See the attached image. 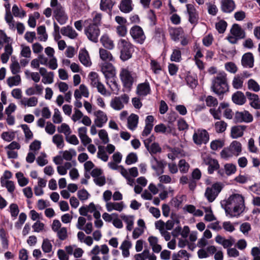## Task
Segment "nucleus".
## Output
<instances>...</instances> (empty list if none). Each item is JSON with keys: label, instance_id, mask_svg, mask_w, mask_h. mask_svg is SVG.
Wrapping results in <instances>:
<instances>
[{"label": "nucleus", "instance_id": "58", "mask_svg": "<svg viewBox=\"0 0 260 260\" xmlns=\"http://www.w3.org/2000/svg\"><path fill=\"white\" fill-rule=\"evenodd\" d=\"M47 155L45 153H41L40 155L36 159L37 164L43 167L48 164V160L46 159Z\"/></svg>", "mask_w": 260, "mask_h": 260}, {"label": "nucleus", "instance_id": "48", "mask_svg": "<svg viewBox=\"0 0 260 260\" xmlns=\"http://www.w3.org/2000/svg\"><path fill=\"white\" fill-rule=\"evenodd\" d=\"M92 23H90V24H94L97 25L98 27L101 24V20L102 18V15L101 13L94 12L92 13Z\"/></svg>", "mask_w": 260, "mask_h": 260}, {"label": "nucleus", "instance_id": "9", "mask_svg": "<svg viewBox=\"0 0 260 260\" xmlns=\"http://www.w3.org/2000/svg\"><path fill=\"white\" fill-rule=\"evenodd\" d=\"M129 98L127 94L124 93L119 96H115L110 102V106L115 110L122 109L125 104L128 103Z\"/></svg>", "mask_w": 260, "mask_h": 260}, {"label": "nucleus", "instance_id": "25", "mask_svg": "<svg viewBox=\"0 0 260 260\" xmlns=\"http://www.w3.org/2000/svg\"><path fill=\"white\" fill-rule=\"evenodd\" d=\"M60 31L63 36L68 37L71 39H75L78 36V33L69 25L62 27Z\"/></svg>", "mask_w": 260, "mask_h": 260}, {"label": "nucleus", "instance_id": "37", "mask_svg": "<svg viewBox=\"0 0 260 260\" xmlns=\"http://www.w3.org/2000/svg\"><path fill=\"white\" fill-rule=\"evenodd\" d=\"M120 217L127 224L126 229L129 231H131L133 228L134 222V217L133 216L121 214Z\"/></svg>", "mask_w": 260, "mask_h": 260}, {"label": "nucleus", "instance_id": "6", "mask_svg": "<svg viewBox=\"0 0 260 260\" xmlns=\"http://www.w3.org/2000/svg\"><path fill=\"white\" fill-rule=\"evenodd\" d=\"M223 185L221 182L213 183L211 186L207 187L205 196L209 202H213L218 196L223 188Z\"/></svg>", "mask_w": 260, "mask_h": 260}, {"label": "nucleus", "instance_id": "23", "mask_svg": "<svg viewBox=\"0 0 260 260\" xmlns=\"http://www.w3.org/2000/svg\"><path fill=\"white\" fill-rule=\"evenodd\" d=\"M246 95L240 91H237L233 94L232 99L233 102L238 105L244 104L246 101Z\"/></svg>", "mask_w": 260, "mask_h": 260}, {"label": "nucleus", "instance_id": "20", "mask_svg": "<svg viewBox=\"0 0 260 260\" xmlns=\"http://www.w3.org/2000/svg\"><path fill=\"white\" fill-rule=\"evenodd\" d=\"M215 240L217 243L221 245L223 248L227 249L230 248L235 243V240L232 237L226 239L220 235H217Z\"/></svg>", "mask_w": 260, "mask_h": 260}, {"label": "nucleus", "instance_id": "17", "mask_svg": "<svg viewBox=\"0 0 260 260\" xmlns=\"http://www.w3.org/2000/svg\"><path fill=\"white\" fill-rule=\"evenodd\" d=\"M246 98L249 101L250 105L255 109H260V99L256 94L251 93L249 91L245 92Z\"/></svg>", "mask_w": 260, "mask_h": 260}, {"label": "nucleus", "instance_id": "60", "mask_svg": "<svg viewBox=\"0 0 260 260\" xmlns=\"http://www.w3.org/2000/svg\"><path fill=\"white\" fill-rule=\"evenodd\" d=\"M12 11L15 17L23 18L26 15L25 12L23 10H21V12L20 11L19 8L16 5H14L13 6Z\"/></svg>", "mask_w": 260, "mask_h": 260}, {"label": "nucleus", "instance_id": "44", "mask_svg": "<svg viewBox=\"0 0 260 260\" xmlns=\"http://www.w3.org/2000/svg\"><path fill=\"white\" fill-rule=\"evenodd\" d=\"M52 142L56 145L58 148H62L64 146L63 136L61 135L56 134L52 138Z\"/></svg>", "mask_w": 260, "mask_h": 260}, {"label": "nucleus", "instance_id": "21", "mask_svg": "<svg viewBox=\"0 0 260 260\" xmlns=\"http://www.w3.org/2000/svg\"><path fill=\"white\" fill-rule=\"evenodd\" d=\"M169 33L172 40L177 42L184 34V31L181 27H170Z\"/></svg>", "mask_w": 260, "mask_h": 260}, {"label": "nucleus", "instance_id": "11", "mask_svg": "<svg viewBox=\"0 0 260 260\" xmlns=\"http://www.w3.org/2000/svg\"><path fill=\"white\" fill-rule=\"evenodd\" d=\"M101 70L106 78V80L113 79L116 76V70L112 63L109 62H103L100 64Z\"/></svg>", "mask_w": 260, "mask_h": 260}, {"label": "nucleus", "instance_id": "61", "mask_svg": "<svg viewBox=\"0 0 260 260\" xmlns=\"http://www.w3.org/2000/svg\"><path fill=\"white\" fill-rule=\"evenodd\" d=\"M150 66L151 69L155 74H158L161 70L159 63L155 60H151Z\"/></svg>", "mask_w": 260, "mask_h": 260}, {"label": "nucleus", "instance_id": "59", "mask_svg": "<svg viewBox=\"0 0 260 260\" xmlns=\"http://www.w3.org/2000/svg\"><path fill=\"white\" fill-rule=\"evenodd\" d=\"M21 127L23 129L26 140H28L31 139L33 137V134L30 130L29 127L27 124H21Z\"/></svg>", "mask_w": 260, "mask_h": 260}, {"label": "nucleus", "instance_id": "1", "mask_svg": "<svg viewBox=\"0 0 260 260\" xmlns=\"http://www.w3.org/2000/svg\"><path fill=\"white\" fill-rule=\"evenodd\" d=\"M221 205L227 216L230 217L238 216L245 208L244 198L240 194L234 193L231 195L227 200L221 201Z\"/></svg>", "mask_w": 260, "mask_h": 260}, {"label": "nucleus", "instance_id": "50", "mask_svg": "<svg viewBox=\"0 0 260 260\" xmlns=\"http://www.w3.org/2000/svg\"><path fill=\"white\" fill-rule=\"evenodd\" d=\"M42 249L45 253H49L52 251V245L49 239L46 238L43 240Z\"/></svg>", "mask_w": 260, "mask_h": 260}, {"label": "nucleus", "instance_id": "2", "mask_svg": "<svg viewBox=\"0 0 260 260\" xmlns=\"http://www.w3.org/2000/svg\"><path fill=\"white\" fill-rule=\"evenodd\" d=\"M212 91L218 96L223 95L229 91L227 75L224 72H220L212 80Z\"/></svg>", "mask_w": 260, "mask_h": 260}, {"label": "nucleus", "instance_id": "16", "mask_svg": "<svg viewBox=\"0 0 260 260\" xmlns=\"http://www.w3.org/2000/svg\"><path fill=\"white\" fill-rule=\"evenodd\" d=\"M204 163L208 166V173L212 174L213 172L218 170L219 165L218 161L210 156H207L204 158Z\"/></svg>", "mask_w": 260, "mask_h": 260}, {"label": "nucleus", "instance_id": "41", "mask_svg": "<svg viewBox=\"0 0 260 260\" xmlns=\"http://www.w3.org/2000/svg\"><path fill=\"white\" fill-rule=\"evenodd\" d=\"M21 78L20 75H16L14 76L10 77L7 80L8 86L12 87L14 86H18L21 83Z\"/></svg>", "mask_w": 260, "mask_h": 260}, {"label": "nucleus", "instance_id": "19", "mask_svg": "<svg viewBox=\"0 0 260 260\" xmlns=\"http://www.w3.org/2000/svg\"><path fill=\"white\" fill-rule=\"evenodd\" d=\"M96 118L94 120V123L98 127H102L105 124L107 120L108 117L105 113L101 110H98L94 113Z\"/></svg>", "mask_w": 260, "mask_h": 260}, {"label": "nucleus", "instance_id": "35", "mask_svg": "<svg viewBox=\"0 0 260 260\" xmlns=\"http://www.w3.org/2000/svg\"><path fill=\"white\" fill-rule=\"evenodd\" d=\"M100 41L103 46L108 49L112 50L114 47L113 41L106 34L102 36Z\"/></svg>", "mask_w": 260, "mask_h": 260}, {"label": "nucleus", "instance_id": "33", "mask_svg": "<svg viewBox=\"0 0 260 260\" xmlns=\"http://www.w3.org/2000/svg\"><path fill=\"white\" fill-rule=\"evenodd\" d=\"M246 128L244 125L235 126L231 129V137L234 139H237L243 135V132Z\"/></svg>", "mask_w": 260, "mask_h": 260}, {"label": "nucleus", "instance_id": "54", "mask_svg": "<svg viewBox=\"0 0 260 260\" xmlns=\"http://www.w3.org/2000/svg\"><path fill=\"white\" fill-rule=\"evenodd\" d=\"M216 28L219 33H223L227 27V23L223 20H220L218 22L216 23Z\"/></svg>", "mask_w": 260, "mask_h": 260}, {"label": "nucleus", "instance_id": "18", "mask_svg": "<svg viewBox=\"0 0 260 260\" xmlns=\"http://www.w3.org/2000/svg\"><path fill=\"white\" fill-rule=\"evenodd\" d=\"M151 92L150 84L147 81L140 83L137 85L136 93L141 96H145Z\"/></svg>", "mask_w": 260, "mask_h": 260}, {"label": "nucleus", "instance_id": "39", "mask_svg": "<svg viewBox=\"0 0 260 260\" xmlns=\"http://www.w3.org/2000/svg\"><path fill=\"white\" fill-rule=\"evenodd\" d=\"M181 51L180 48L176 47L173 49L172 53L170 56V59L172 61L179 62L181 61Z\"/></svg>", "mask_w": 260, "mask_h": 260}, {"label": "nucleus", "instance_id": "38", "mask_svg": "<svg viewBox=\"0 0 260 260\" xmlns=\"http://www.w3.org/2000/svg\"><path fill=\"white\" fill-rule=\"evenodd\" d=\"M243 77H241L239 74H238L234 76L232 84L235 89H239L243 87Z\"/></svg>", "mask_w": 260, "mask_h": 260}, {"label": "nucleus", "instance_id": "46", "mask_svg": "<svg viewBox=\"0 0 260 260\" xmlns=\"http://www.w3.org/2000/svg\"><path fill=\"white\" fill-rule=\"evenodd\" d=\"M224 169L225 173L228 176L235 174L237 171L236 165L231 163L226 164L224 166Z\"/></svg>", "mask_w": 260, "mask_h": 260}, {"label": "nucleus", "instance_id": "45", "mask_svg": "<svg viewBox=\"0 0 260 260\" xmlns=\"http://www.w3.org/2000/svg\"><path fill=\"white\" fill-rule=\"evenodd\" d=\"M37 31L38 35H40L39 39L40 41L45 42L48 38V35L46 32V27L44 25H41L38 27Z\"/></svg>", "mask_w": 260, "mask_h": 260}, {"label": "nucleus", "instance_id": "13", "mask_svg": "<svg viewBox=\"0 0 260 260\" xmlns=\"http://www.w3.org/2000/svg\"><path fill=\"white\" fill-rule=\"evenodd\" d=\"M235 120L237 122L249 123L252 121L253 116L247 111H237L235 113Z\"/></svg>", "mask_w": 260, "mask_h": 260}, {"label": "nucleus", "instance_id": "55", "mask_svg": "<svg viewBox=\"0 0 260 260\" xmlns=\"http://www.w3.org/2000/svg\"><path fill=\"white\" fill-rule=\"evenodd\" d=\"M206 105L208 107H216L218 105V101L216 98L211 96L208 95L205 99Z\"/></svg>", "mask_w": 260, "mask_h": 260}, {"label": "nucleus", "instance_id": "34", "mask_svg": "<svg viewBox=\"0 0 260 260\" xmlns=\"http://www.w3.org/2000/svg\"><path fill=\"white\" fill-rule=\"evenodd\" d=\"M0 182L1 186L6 187L9 193H13L15 189V185L13 181L1 178Z\"/></svg>", "mask_w": 260, "mask_h": 260}, {"label": "nucleus", "instance_id": "49", "mask_svg": "<svg viewBox=\"0 0 260 260\" xmlns=\"http://www.w3.org/2000/svg\"><path fill=\"white\" fill-rule=\"evenodd\" d=\"M227 124L223 121H217L215 123V129L218 133H221L224 132L226 128Z\"/></svg>", "mask_w": 260, "mask_h": 260}, {"label": "nucleus", "instance_id": "43", "mask_svg": "<svg viewBox=\"0 0 260 260\" xmlns=\"http://www.w3.org/2000/svg\"><path fill=\"white\" fill-rule=\"evenodd\" d=\"M247 87L249 90L257 92L260 90V86L254 79H250L247 82Z\"/></svg>", "mask_w": 260, "mask_h": 260}, {"label": "nucleus", "instance_id": "63", "mask_svg": "<svg viewBox=\"0 0 260 260\" xmlns=\"http://www.w3.org/2000/svg\"><path fill=\"white\" fill-rule=\"evenodd\" d=\"M99 136L103 144H107L109 142L108 133L105 129H101L99 132Z\"/></svg>", "mask_w": 260, "mask_h": 260}, {"label": "nucleus", "instance_id": "62", "mask_svg": "<svg viewBox=\"0 0 260 260\" xmlns=\"http://www.w3.org/2000/svg\"><path fill=\"white\" fill-rule=\"evenodd\" d=\"M56 233L58 238L61 241L66 240L68 238L67 229L65 227L60 228Z\"/></svg>", "mask_w": 260, "mask_h": 260}, {"label": "nucleus", "instance_id": "12", "mask_svg": "<svg viewBox=\"0 0 260 260\" xmlns=\"http://www.w3.org/2000/svg\"><path fill=\"white\" fill-rule=\"evenodd\" d=\"M53 12V17L60 24L62 25L66 23L68 16L62 6H58L57 8H54Z\"/></svg>", "mask_w": 260, "mask_h": 260}, {"label": "nucleus", "instance_id": "14", "mask_svg": "<svg viewBox=\"0 0 260 260\" xmlns=\"http://www.w3.org/2000/svg\"><path fill=\"white\" fill-rule=\"evenodd\" d=\"M187 13L189 15V21L194 25L198 23L199 16L197 11L192 4H187L186 5Z\"/></svg>", "mask_w": 260, "mask_h": 260}, {"label": "nucleus", "instance_id": "28", "mask_svg": "<svg viewBox=\"0 0 260 260\" xmlns=\"http://www.w3.org/2000/svg\"><path fill=\"white\" fill-rule=\"evenodd\" d=\"M253 56L251 53L244 54L242 58V64L244 67L252 68L253 66Z\"/></svg>", "mask_w": 260, "mask_h": 260}, {"label": "nucleus", "instance_id": "40", "mask_svg": "<svg viewBox=\"0 0 260 260\" xmlns=\"http://www.w3.org/2000/svg\"><path fill=\"white\" fill-rule=\"evenodd\" d=\"M151 164L152 168L156 171H158L161 170L160 173H163L164 165L162 163L158 160L155 157H152L151 159Z\"/></svg>", "mask_w": 260, "mask_h": 260}, {"label": "nucleus", "instance_id": "57", "mask_svg": "<svg viewBox=\"0 0 260 260\" xmlns=\"http://www.w3.org/2000/svg\"><path fill=\"white\" fill-rule=\"evenodd\" d=\"M12 73L13 75H16L20 72L21 68L19 62L16 61H13L10 67Z\"/></svg>", "mask_w": 260, "mask_h": 260}, {"label": "nucleus", "instance_id": "8", "mask_svg": "<svg viewBox=\"0 0 260 260\" xmlns=\"http://www.w3.org/2000/svg\"><path fill=\"white\" fill-rule=\"evenodd\" d=\"M129 34L134 41L139 44H143L146 38L142 28L137 25L131 27Z\"/></svg>", "mask_w": 260, "mask_h": 260}, {"label": "nucleus", "instance_id": "29", "mask_svg": "<svg viewBox=\"0 0 260 260\" xmlns=\"http://www.w3.org/2000/svg\"><path fill=\"white\" fill-rule=\"evenodd\" d=\"M115 4V0H101L100 8L102 11L110 12Z\"/></svg>", "mask_w": 260, "mask_h": 260}, {"label": "nucleus", "instance_id": "30", "mask_svg": "<svg viewBox=\"0 0 260 260\" xmlns=\"http://www.w3.org/2000/svg\"><path fill=\"white\" fill-rule=\"evenodd\" d=\"M79 59L80 62L86 67L91 64L88 52L86 50H81L79 54Z\"/></svg>", "mask_w": 260, "mask_h": 260}, {"label": "nucleus", "instance_id": "5", "mask_svg": "<svg viewBox=\"0 0 260 260\" xmlns=\"http://www.w3.org/2000/svg\"><path fill=\"white\" fill-rule=\"evenodd\" d=\"M134 74L128 69L123 68L120 73V78L124 87L128 90L132 89L133 83L135 81Z\"/></svg>", "mask_w": 260, "mask_h": 260}, {"label": "nucleus", "instance_id": "27", "mask_svg": "<svg viewBox=\"0 0 260 260\" xmlns=\"http://www.w3.org/2000/svg\"><path fill=\"white\" fill-rule=\"evenodd\" d=\"M231 34L237 39H241L245 37V32L238 24H234L231 29Z\"/></svg>", "mask_w": 260, "mask_h": 260}, {"label": "nucleus", "instance_id": "15", "mask_svg": "<svg viewBox=\"0 0 260 260\" xmlns=\"http://www.w3.org/2000/svg\"><path fill=\"white\" fill-rule=\"evenodd\" d=\"M236 7L234 0H221L220 9L223 13H231L234 11Z\"/></svg>", "mask_w": 260, "mask_h": 260}, {"label": "nucleus", "instance_id": "10", "mask_svg": "<svg viewBox=\"0 0 260 260\" xmlns=\"http://www.w3.org/2000/svg\"><path fill=\"white\" fill-rule=\"evenodd\" d=\"M85 34L87 38L93 42H98V38L100 34L99 27L94 24H89L84 29Z\"/></svg>", "mask_w": 260, "mask_h": 260}, {"label": "nucleus", "instance_id": "22", "mask_svg": "<svg viewBox=\"0 0 260 260\" xmlns=\"http://www.w3.org/2000/svg\"><path fill=\"white\" fill-rule=\"evenodd\" d=\"M106 207L108 212H111L113 210L121 212L124 208V204L123 202H107L106 205Z\"/></svg>", "mask_w": 260, "mask_h": 260}, {"label": "nucleus", "instance_id": "64", "mask_svg": "<svg viewBox=\"0 0 260 260\" xmlns=\"http://www.w3.org/2000/svg\"><path fill=\"white\" fill-rule=\"evenodd\" d=\"M151 154L159 153L161 151V148L157 143H153L148 150Z\"/></svg>", "mask_w": 260, "mask_h": 260}, {"label": "nucleus", "instance_id": "53", "mask_svg": "<svg viewBox=\"0 0 260 260\" xmlns=\"http://www.w3.org/2000/svg\"><path fill=\"white\" fill-rule=\"evenodd\" d=\"M106 83L113 91H118L119 90V85L115 80V77L106 80Z\"/></svg>", "mask_w": 260, "mask_h": 260}, {"label": "nucleus", "instance_id": "56", "mask_svg": "<svg viewBox=\"0 0 260 260\" xmlns=\"http://www.w3.org/2000/svg\"><path fill=\"white\" fill-rule=\"evenodd\" d=\"M76 151L74 149H70L69 150H66L63 152L62 159H64L66 160L70 161L72 160L73 156L76 155Z\"/></svg>", "mask_w": 260, "mask_h": 260}, {"label": "nucleus", "instance_id": "47", "mask_svg": "<svg viewBox=\"0 0 260 260\" xmlns=\"http://www.w3.org/2000/svg\"><path fill=\"white\" fill-rule=\"evenodd\" d=\"M57 131L59 133L64 134L66 137L72 133L70 126L65 123H62L60 126L58 127Z\"/></svg>", "mask_w": 260, "mask_h": 260}, {"label": "nucleus", "instance_id": "26", "mask_svg": "<svg viewBox=\"0 0 260 260\" xmlns=\"http://www.w3.org/2000/svg\"><path fill=\"white\" fill-rule=\"evenodd\" d=\"M43 86L40 84H36L34 87L28 88L25 90V94L28 96H31L35 94L41 95L43 91Z\"/></svg>", "mask_w": 260, "mask_h": 260}, {"label": "nucleus", "instance_id": "36", "mask_svg": "<svg viewBox=\"0 0 260 260\" xmlns=\"http://www.w3.org/2000/svg\"><path fill=\"white\" fill-rule=\"evenodd\" d=\"M20 104L24 106L35 107L38 103V99L36 96H31L29 98H24L20 102Z\"/></svg>", "mask_w": 260, "mask_h": 260}, {"label": "nucleus", "instance_id": "3", "mask_svg": "<svg viewBox=\"0 0 260 260\" xmlns=\"http://www.w3.org/2000/svg\"><path fill=\"white\" fill-rule=\"evenodd\" d=\"M118 47L120 52V58L123 61L131 58L134 52V46L128 39H121L118 43Z\"/></svg>", "mask_w": 260, "mask_h": 260}, {"label": "nucleus", "instance_id": "4", "mask_svg": "<svg viewBox=\"0 0 260 260\" xmlns=\"http://www.w3.org/2000/svg\"><path fill=\"white\" fill-rule=\"evenodd\" d=\"M241 144L238 141H234L229 147L224 148L220 152V155L221 158L227 159L233 156H238L241 153Z\"/></svg>", "mask_w": 260, "mask_h": 260}, {"label": "nucleus", "instance_id": "42", "mask_svg": "<svg viewBox=\"0 0 260 260\" xmlns=\"http://www.w3.org/2000/svg\"><path fill=\"white\" fill-rule=\"evenodd\" d=\"M89 78L90 80V85L92 87H95L101 82L100 77L96 72H90L89 74Z\"/></svg>", "mask_w": 260, "mask_h": 260}, {"label": "nucleus", "instance_id": "51", "mask_svg": "<svg viewBox=\"0 0 260 260\" xmlns=\"http://www.w3.org/2000/svg\"><path fill=\"white\" fill-rule=\"evenodd\" d=\"M178 167L181 173H186L188 171L189 165L185 159H182L179 161Z\"/></svg>", "mask_w": 260, "mask_h": 260}, {"label": "nucleus", "instance_id": "52", "mask_svg": "<svg viewBox=\"0 0 260 260\" xmlns=\"http://www.w3.org/2000/svg\"><path fill=\"white\" fill-rule=\"evenodd\" d=\"M185 80L187 84L191 88H194L198 84V81L195 77L189 74L186 76Z\"/></svg>", "mask_w": 260, "mask_h": 260}, {"label": "nucleus", "instance_id": "7", "mask_svg": "<svg viewBox=\"0 0 260 260\" xmlns=\"http://www.w3.org/2000/svg\"><path fill=\"white\" fill-rule=\"evenodd\" d=\"M192 140L194 143L198 146L206 144L209 140V133L204 129L199 128L194 130L192 136Z\"/></svg>", "mask_w": 260, "mask_h": 260}, {"label": "nucleus", "instance_id": "32", "mask_svg": "<svg viewBox=\"0 0 260 260\" xmlns=\"http://www.w3.org/2000/svg\"><path fill=\"white\" fill-rule=\"evenodd\" d=\"M139 116L135 114H132L127 118V127L131 130H134L138 126Z\"/></svg>", "mask_w": 260, "mask_h": 260}, {"label": "nucleus", "instance_id": "31", "mask_svg": "<svg viewBox=\"0 0 260 260\" xmlns=\"http://www.w3.org/2000/svg\"><path fill=\"white\" fill-rule=\"evenodd\" d=\"M119 9L123 13H127L131 12L133 9L132 0H121L119 6Z\"/></svg>", "mask_w": 260, "mask_h": 260}, {"label": "nucleus", "instance_id": "24", "mask_svg": "<svg viewBox=\"0 0 260 260\" xmlns=\"http://www.w3.org/2000/svg\"><path fill=\"white\" fill-rule=\"evenodd\" d=\"M100 57L104 62H114L115 59L111 53L104 48L99 50Z\"/></svg>", "mask_w": 260, "mask_h": 260}]
</instances>
